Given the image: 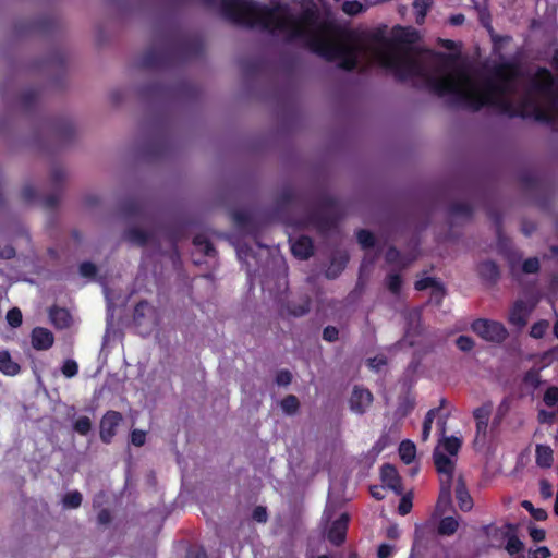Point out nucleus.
I'll return each mask as SVG.
<instances>
[{"label": "nucleus", "mask_w": 558, "mask_h": 558, "mask_svg": "<svg viewBox=\"0 0 558 558\" xmlns=\"http://www.w3.org/2000/svg\"><path fill=\"white\" fill-rule=\"evenodd\" d=\"M380 478L385 486L393 490L397 495L403 492L402 480L395 465L385 463L380 468Z\"/></svg>", "instance_id": "nucleus-12"}, {"label": "nucleus", "mask_w": 558, "mask_h": 558, "mask_svg": "<svg viewBox=\"0 0 558 558\" xmlns=\"http://www.w3.org/2000/svg\"><path fill=\"white\" fill-rule=\"evenodd\" d=\"M471 329L488 342L501 343L509 333L502 323L486 318H477L471 324Z\"/></svg>", "instance_id": "nucleus-6"}, {"label": "nucleus", "mask_w": 558, "mask_h": 558, "mask_svg": "<svg viewBox=\"0 0 558 558\" xmlns=\"http://www.w3.org/2000/svg\"><path fill=\"white\" fill-rule=\"evenodd\" d=\"M61 372L66 378H72L78 373V364L72 359H68L61 366Z\"/></svg>", "instance_id": "nucleus-53"}, {"label": "nucleus", "mask_w": 558, "mask_h": 558, "mask_svg": "<svg viewBox=\"0 0 558 558\" xmlns=\"http://www.w3.org/2000/svg\"><path fill=\"white\" fill-rule=\"evenodd\" d=\"M477 272L480 278L489 284L497 283L500 278L499 266L490 259L481 262L477 266Z\"/></svg>", "instance_id": "nucleus-21"}, {"label": "nucleus", "mask_w": 558, "mask_h": 558, "mask_svg": "<svg viewBox=\"0 0 558 558\" xmlns=\"http://www.w3.org/2000/svg\"><path fill=\"white\" fill-rule=\"evenodd\" d=\"M549 327V322L541 319L531 326L530 336L534 339H542Z\"/></svg>", "instance_id": "nucleus-47"}, {"label": "nucleus", "mask_w": 558, "mask_h": 558, "mask_svg": "<svg viewBox=\"0 0 558 558\" xmlns=\"http://www.w3.org/2000/svg\"><path fill=\"white\" fill-rule=\"evenodd\" d=\"M507 527L509 530V533L506 534L507 536V544H506V550L509 555H518L521 553L524 548V545L522 541L515 535L514 531L515 527L513 524H507Z\"/></svg>", "instance_id": "nucleus-30"}, {"label": "nucleus", "mask_w": 558, "mask_h": 558, "mask_svg": "<svg viewBox=\"0 0 558 558\" xmlns=\"http://www.w3.org/2000/svg\"><path fill=\"white\" fill-rule=\"evenodd\" d=\"M356 239L362 248H373L376 243V238L369 230L360 229L356 232Z\"/></svg>", "instance_id": "nucleus-41"}, {"label": "nucleus", "mask_w": 558, "mask_h": 558, "mask_svg": "<svg viewBox=\"0 0 558 558\" xmlns=\"http://www.w3.org/2000/svg\"><path fill=\"white\" fill-rule=\"evenodd\" d=\"M554 78L549 70L542 68L537 71L535 80L532 82V88L538 93L547 94L551 90Z\"/></svg>", "instance_id": "nucleus-25"}, {"label": "nucleus", "mask_w": 558, "mask_h": 558, "mask_svg": "<svg viewBox=\"0 0 558 558\" xmlns=\"http://www.w3.org/2000/svg\"><path fill=\"white\" fill-rule=\"evenodd\" d=\"M144 209V203L138 198H130L122 204V211L128 217H140Z\"/></svg>", "instance_id": "nucleus-32"}, {"label": "nucleus", "mask_w": 558, "mask_h": 558, "mask_svg": "<svg viewBox=\"0 0 558 558\" xmlns=\"http://www.w3.org/2000/svg\"><path fill=\"white\" fill-rule=\"evenodd\" d=\"M5 318L8 324L13 328L20 327L23 322L22 312L19 307H13L9 310Z\"/></svg>", "instance_id": "nucleus-52"}, {"label": "nucleus", "mask_w": 558, "mask_h": 558, "mask_svg": "<svg viewBox=\"0 0 558 558\" xmlns=\"http://www.w3.org/2000/svg\"><path fill=\"white\" fill-rule=\"evenodd\" d=\"M522 107H524L525 110L529 107L533 108L532 112H529V114H530L529 118H533L537 122H541V123H544L547 125H553L556 123L555 116L551 114L546 109L542 108L539 105H537L532 99H524L522 101Z\"/></svg>", "instance_id": "nucleus-18"}, {"label": "nucleus", "mask_w": 558, "mask_h": 558, "mask_svg": "<svg viewBox=\"0 0 558 558\" xmlns=\"http://www.w3.org/2000/svg\"><path fill=\"white\" fill-rule=\"evenodd\" d=\"M376 57L379 65L391 71L399 82H405L411 77L424 76L423 69L415 59L400 58L386 49L377 50Z\"/></svg>", "instance_id": "nucleus-3"}, {"label": "nucleus", "mask_w": 558, "mask_h": 558, "mask_svg": "<svg viewBox=\"0 0 558 558\" xmlns=\"http://www.w3.org/2000/svg\"><path fill=\"white\" fill-rule=\"evenodd\" d=\"M523 381L527 386L537 388L541 385L539 372L534 368L529 369L523 376Z\"/></svg>", "instance_id": "nucleus-55"}, {"label": "nucleus", "mask_w": 558, "mask_h": 558, "mask_svg": "<svg viewBox=\"0 0 558 558\" xmlns=\"http://www.w3.org/2000/svg\"><path fill=\"white\" fill-rule=\"evenodd\" d=\"M445 295V286L440 281H437V283L432 288L430 300L434 301L437 305H440Z\"/></svg>", "instance_id": "nucleus-56"}, {"label": "nucleus", "mask_w": 558, "mask_h": 558, "mask_svg": "<svg viewBox=\"0 0 558 558\" xmlns=\"http://www.w3.org/2000/svg\"><path fill=\"white\" fill-rule=\"evenodd\" d=\"M349 521L350 515L343 512L331 523L327 532V538L332 545L341 546L345 542Z\"/></svg>", "instance_id": "nucleus-9"}, {"label": "nucleus", "mask_w": 558, "mask_h": 558, "mask_svg": "<svg viewBox=\"0 0 558 558\" xmlns=\"http://www.w3.org/2000/svg\"><path fill=\"white\" fill-rule=\"evenodd\" d=\"M519 76L518 66L509 61L494 65L492 78L487 80L480 93L508 94L512 83Z\"/></svg>", "instance_id": "nucleus-4"}, {"label": "nucleus", "mask_w": 558, "mask_h": 558, "mask_svg": "<svg viewBox=\"0 0 558 558\" xmlns=\"http://www.w3.org/2000/svg\"><path fill=\"white\" fill-rule=\"evenodd\" d=\"M50 180L56 187H60L65 180L64 169L60 166L54 167L51 170Z\"/></svg>", "instance_id": "nucleus-57"}, {"label": "nucleus", "mask_w": 558, "mask_h": 558, "mask_svg": "<svg viewBox=\"0 0 558 558\" xmlns=\"http://www.w3.org/2000/svg\"><path fill=\"white\" fill-rule=\"evenodd\" d=\"M536 464L539 468L547 469L553 465V449L547 445H537L535 449Z\"/></svg>", "instance_id": "nucleus-31"}, {"label": "nucleus", "mask_w": 558, "mask_h": 558, "mask_svg": "<svg viewBox=\"0 0 558 558\" xmlns=\"http://www.w3.org/2000/svg\"><path fill=\"white\" fill-rule=\"evenodd\" d=\"M54 343L53 333L45 327H35L31 332V344L37 351L49 350Z\"/></svg>", "instance_id": "nucleus-13"}, {"label": "nucleus", "mask_w": 558, "mask_h": 558, "mask_svg": "<svg viewBox=\"0 0 558 558\" xmlns=\"http://www.w3.org/2000/svg\"><path fill=\"white\" fill-rule=\"evenodd\" d=\"M449 215L452 217H463L471 219L473 216V207L469 203L454 202L449 206Z\"/></svg>", "instance_id": "nucleus-33"}, {"label": "nucleus", "mask_w": 558, "mask_h": 558, "mask_svg": "<svg viewBox=\"0 0 558 558\" xmlns=\"http://www.w3.org/2000/svg\"><path fill=\"white\" fill-rule=\"evenodd\" d=\"M179 50L183 58H196L203 52V45L197 39H184L179 45Z\"/></svg>", "instance_id": "nucleus-29"}, {"label": "nucleus", "mask_w": 558, "mask_h": 558, "mask_svg": "<svg viewBox=\"0 0 558 558\" xmlns=\"http://www.w3.org/2000/svg\"><path fill=\"white\" fill-rule=\"evenodd\" d=\"M454 493L460 510L470 511L473 508V499L462 476H459L457 481Z\"/></svg>", "instance_id": "nucleus-24"}, {"label": "nucleus", "mask_w": 558, "mask_h": 558, "mask_svg": "<svg viewBox=\"0 0 558 558\" xmlns=\"http://www.w3.org/2000/svg\"><path fill=\"white\" fill-rule=\"evenodd\" d=\"M347 258L331 260L330 266L327 268L325 275L328 279H335L339 276V274L345 268Z\"/></svg>", "instance_id": "nucleus-46"}, {"label": "nucleus", "mask_w": 558, "mask_h": 558, "mask_svg": "<svg viewBox=\"0 0 558 558\" xmlns=\"http://www.w3.org/2000/svg\"><path fill=\"white\" fill-rule=\"evenodd\" d=\"M539 260L537 257L526 258L522 264V271L524 274H537L539 270Z\"/></svg>", "instance_id": "nucleus-58"}, {"label": "nucleus", "mask_w": 558, "mask_h": 558, "mask_svg": "<svg viewBox=\"0 0 558 558\" xmlns=\"http://www.w3.org/2000/svg\"><path fill=\"white\" fill-rule=\"evenodd\" d=\"M292 254L302 259L306 260L314 254V243L308 235L299 236L291 245Z\"/></svg>", "instance_id": "nucleus-20"}, {"label": "nucleus", "mask_w": 558, "mask_h": 558, "mask_svg": "<svg viewBox=\"0 0 558 558\" xmlns=\"http://www.w3.org/2000/svg\"><path fill=\"white\" fill-rule=\"evenodd\" d=\"M122 420V414L113 410H109L102 415L99 423V437L104 444L109 445L112 442Z\"/></svg>", "instance_id": "nucleus-8"}, {"label": "nucleus", "mask_w": 558, "mask_h": 558, "mask_svg": "<svg viewBox=\"0 0 558 558\" xmlns=\"http://www.w3.org/2000/svg\"><path fill=\"white\" fill-rule=\"evenodd\" d=\"M400 459L405 464H411L416 456V447L411 440H403L399 446Z\"/></svg>", "instance_id": "nucleus-35"}, {"label": "nucleus", "mask_w": 558, "mask_h": 558, "mask_svg": "<svg viewBox=\"0 0 558 558\" xmlns=\"http://www.w3.org/2000/svg\"><path fill=\"white\" fill-rule=\"evenodd\" d=\"M461 446L462 441L456 436L446 437L444 439V448L451 456H456L459 452Z\"/></svg>", "instance_id": "nucleus-50"}, {"label": "nucleus", "mask_w": 558, "mask_h": 558, "mask_svg": "<svg viewBox=\"0 0 558 558\" xmlns=\"http://www.w3.org/2000/svg\"><path fill=\"white\" fill-rule=\"evenodd\" d=\"M417 38V32L410 28H396L395 39L401 44H413Z\"/></svg>", "instance_id": "nucleus-40"}, {"label": "nucleus", "mask_w": 558, "mask_h": 558, "mask_svg": "<svg viewBox=\"0 0 558 558\" xmlns=\"http://www.w3.org/2000/svg\"><path fill=\"white\" fill-rule=\"evenodd\" d=\"M124 240L128 242L137 245V246H146L148 242L151 240L153 234L148 231H145L137 227H132L125 230Z\"/></svg>", "instance_id": "nucleus-26"}, {"label": "nucleus", "mask_w": 558, "mask_h": 558, "mask_svg": "<svg viewBox=\"0 0 558 558\" xmlns=\"http://www.w3.org/2000/svg\"><path fill=\"white\" fill-rule=\"evenodd\" d=\"M434 464L439 474H441V481H453L454 464L452 460L441 452L434 453Z\"/></svg>", "instance_id": "nucleus-17"}, {"label": "nucleus", "mask_w": 558, "mask_h": 558, "mask_svg": "<svg viewBox=\"0 0 558 558\" xmlns=\"http://www.w3.org/2000/svg\"><path fill=\"white\" fill-rule=\"evenodd\" d=\"M83 496L78 490H72L66 493L62 498L64 508L76 509L82 505Z\"/></svg>", "instance_id": "nucleus-42"}, {"label": "nucleus", "mask_w": 558, "mask_h": 558, "mask_svg": "<svg viewBox=\"0 0 558 558\" xmlns=\"http://www.w3.org/2000/svg\"><path fill=\"white\" fill-rule=\"evenodd\" d=\"M134 323L137 326H142L145 324V319L149 318L150 325H155V308L154 306L146 300L140 301L134 307L133 314Z\"/></svg>", "instance_id": "nucleus-23"}, {"label": "nucleus", "mask_w": 558, "mask_h": 558, "mask_svg": "<svg viewBox=\"0 0 558 558\" xmlns=\"http://www.w3.org/2000/svg\"><path fill=\"white\" fill-rule=\"evenodd\" d=\"M544 402L547 407H554L558 402V387L551 386L546 389Z\"/></svg>", "instance_id": "nucleus-61"}, {"label": "nucleus", "mask_w": 558, "mask_h": 558, "mask_svg": "<svg viewBox=\"0 0 558 558\" xmlns=\"http://www.w3.org/2000/svg\"><path fill=\"white\" fill-rule=\"evenodd\" d=\"M234 222L240 227H246L251 223L252 217L247 211L236 210L233 213Z\"/></svg>", "instance_id": "nucleus-63"}, {"label": "nucleus", "mask_w": 558, "mask_h": 558, "mask_svg": "<svg viewBox=\"0 0 558 558\" xmlns=\"http://www.w3.org/2000/svg\"><path fill=\"white\" fill-rule=\"evenodd\" d=\"M340 218L339 202L336 197L324 195L319 199V208L310 215V221L320 232H327L337 226Z\"/></svg>", "instance_id": "nucleus-5"}, {"label": "nucleus", "mask_w": 558, "mask_h": 558, "mask_svg": "<svg viewBox=\"0 0 558 558\" xmlns=\"http://www.w3.org/2000/svg\"><path fill=\"white\" fill-rule=\"evenodd\" d=\"M0 372L5 376H16L21 372L20 364L12 360L7 350L0 351Z\"/></svg>", "instance_id": "nucleus-28"}, {"label": "nucleus", "mask_w": 558, "mask_h": 558, "mask_svg": "<svg viewBox=\"0 0 558 558\" xmlns=\"http://www.w3.org/2000/svg\"><path fill=\"white\" fill-rule=\"evenodd\" d=\"M459 523L453 517H445L438 524V533L440 535L450 536L458 530Z\"/></svg>", "instance_id": "nucleus-38"}, {"label": "nucleus", "mask_w": 558, "mask_h": 558, "mask_svg": "<svg viewBox=\"0 0 558 558\" xmlns=\"http://www.w3.org/2000/svg\"><path fill=\"white\" fill-rule=\"evenodd\" d=\"M73 428L77 434L86 436L92 430V421L88 416H80L74 422Z\"/></svg>", "instance_id": "nucleus-49"}, {"label": "nucleus", "mask_w": 558, "mask_h": 558, "mask_svg": "<svg viewBox=\"0 0 558 558\" xmlns=\"http://www.w3.org/2000/svg\"><path fill=\"white\" fill-rule=\"evenodd\" d=\"M372 402L373 395L368 389L359 386L354 387L350 398V408L353 412L357 414L365 413Z\"/></svg>", "instance_id": "nucleus-11"}, {"label": "nucleus", "mask_w": 558, "mask_h": 558, "mask_svg": "<svg viewBox=\"0 0 558 558\" xmlns=\"http://www.w3.org/2000/svg\"><path fill=\"white\" fill-rule=\"evenodd\" d=\"M342 11L351 16L357 15L365 11L364 5L357 0L344 1L342 4Z\"/></svg>", "instance_id": "nucleus-48"}, {"label": "nucleus", "mask_w": 558, "mask_h": 558, "mask_svg": "<svg viewBox=\"0 0 558 558\" xmlns=\"http://www.w3.org/2000/svg\"><path fill=\"white\" fill-rule=\"evenodd\" d=\"M80 274L86 278H93L97 274V267L92 262H83L80 265Z\"/></svg>", "instance_id": "nucleus-64"}, {"label": "nucleus", "mask_w": 558, "mask_h": 558, "mask_svg": "<svg viewBox=\"0 0 558 558\" xmlns=\"http://www.w3.org/2000/svg\"><path fill=\"white\" fill-rule=\"evenodd\" d=\"M487 216L493 221L495 229H496V233H497L498 238H500L501 233H502V215H501V213L497 209L488 208Z\"/></svg>", "instance_id": "nucleus-51"}, {"label": "nucleus", "mask_w": 558, "mask_h": 558, "mask_svg": "<svg viewBox=\"0 0 558 558\" xmlns=\"http://www.w3.org/2000/svg\"><path fill=\"white\" fill-rule=\"evenodd\" d=\"M387 264L396 265L401 262V253L396 246H389L385 253Z\"/></svg>", "instance_id": "nucleus-60"}, {"label": "nucleus", "mask_w": 558, "mask_h": 558, "mask_svg": "<svg viewBox=\"0 0 558 558\" xmlns=\"http://www.w3.org/2000/svg\"><path fill=\"white\" fill-rule=\"evenodd\" d=\"M412 496L411 495H404L401 497L399 506H398V512L401 515H407L410 513L412 509Z\"/></svg>", "instance_id": "nucleus-62"}, {"label": "nucleus", "mask_w": 558, "mask_h": 558, "mask_svg": "<svg viewBox=\"0 0 558 558\" xmlns=\"http://www.w3.org/2000/svg\"><path fill=\"white\" fill-rule=\"evenodd\" d=\"M456 344L462 352H469L474 348V340L469 336H459L456 340Z\"/></svg>", "instance_id": "nucleus-59"}, {"label": "nucleus", "mask_w": 558, "mask_h": 558, "mask_svg": "<svg viewBox=\"0 0 558 558\" xmlns=\"http://www.w3.org/2000/svg\"><path fill=\"white\" fill-rule=\"evenodd\" d=\"M415 408V399L409 395L404 396L399 400L397 413L400 416L409 415Z\"/></svg>", "instance_id": "nucleus-43"}, {"label": "nucleus", "mask_w": 558, "mask_h": 558, "mask_svg": "<svg viewBox=\"0 0 558 558\" xmlns=\"http://www.w3.org/2000/svg\"><path fill=\"white\" fill-rule=\"evenodd\" d=\"M74 133V125L70 120H60L52 125V135L62 145L70 143Z\"/></svg>", "instance_id": "nucleus-19"}, {"label": "nucleus", "mask_w": 558, "mask_h": 558, "mask_svg": "<svg viewBox=\"0 0 558 558\" xmlns=\"http://www.w3.org/2000/svg\"><path fill=\"white\" fill-rule=\"evenodd\" d=\"M342 51L343 52H340V56L337 59L339 60L338 66L348 72L354 71L359 64V48L354 46H344Z\"/></svg>", "instance_id": "nucleus-22"}, {"label": "nucleus", "mask_w": 558, "mask_h": 558, "mask_svg": "<svg viewBox=\"0 0 558 558\" xmlns=\"http://www.w3.org/2000/svg\"><path fill=\"white\" fill-rule=\"evenodd\" d=\"M438 412H439V409H430L426 413L424 422H423V428H422V440L425 441L428 439L430 432H432L433 422H434L436 415L438 414Z\"/></svg>", "instance_id": "nucleus-45"}, {"label": "nucleus", "mask_w": 558, "mask_h": 558, "mask_svg": "<svg viewBox=\"0 0 558 558\" xmlns=\"http://www.w3.org/2000/svg\"><path fill=\"white\" fill-rule=\"evenodd\" d=\"M280 405L284 413L291 415L298 412L300 402L294 395H288L281 400Z\"/></svg>", "instance_id": "nucleus-44"}, {"label": "nucleus", "mask_w": 558, "mask_h": 558, "mask_svg": "<svg viewBox=\"0 0 558 558\" xmlns=\"http://www.w3.org/2000/svg\"><path fill=\"white\" fill-rule=\"evenodd\" d=\"M301 203H303V195L291 186L283 187L276 198V207L278 210H286Z\"/></svg>", "instance_id": "nucleus-15"}, {"label": "nucleus", "mask_w": 558, "mask_h": 558, "mask_svg": "<svg viewBox=\"0 0 558 558\" xmlns=\"http://www.w3.org/2000/svg\"><path fill=\"white\" fill-rule=\"evenodd\" d=\"M426 84L428 89L439 97L451 95L449 105L453 107H462L473 112H477L484 107H493L500 114L509 118L526 119L530 117L522 104L515 108L512 101L505 97L506 94L477 93L475 88H462L460 82L452 75L427 76Z\"/></svg>", "instance_id": "nucleus-2"}, {"label": "nucleus", "mask_w": 558, "mask_h": 558, "mask_svg": "<svg viewBox=\"0 0 558 558\" xmlns=\"http://www.w3.org/2000/svg\"><path fill=\"white\" fill-rule=\"evenodd\" d=\"M172 63L173 52L168 47H150L140 60V65L144 69H167Z\"/></svg>", "instance_id": "nucleus-7"}, {"label": "nucleus", "mask_w": 558, "mask_h": 558, "mask_svg": "<svg viewBox=\"0 0 558 558\" xmlns=\"http://www.w3.org/2000/svg\"><path fill=\"white\" fill-rule=\"evenodd\" d=\"M21 198L31 204L38 199V193L32 184H25L21 190Z\"/></svg>", "instance_id": "nucleus-54"}, {"label": "nucleus", "mask_w": 558, "mask_h": 558, "mask_svg": "<svg viewBox=\"0 0 558 558\" xmlns=\"http://www.w3.org/2000/svg\"><path fill=\"white\" fill-rule=\"evenodd\" d=\"M193 244L199 248L204 255L208 257H215L217 254V251L214 246V244L210 242V240L204 235V234H196L193 238Z\"/></svg>", "instance_id": "nucleus-34"}, {"label": "nucleus", "mask_w": 558, "mask_h": 558, "mask_svg": "<svg viewBox=\"0 0 558 558\" xmlns=\"http://www.w3.org/2000/svg\"><path fill=\"white\" fill-rule=\"evenodd\" d=\"M402 277L400 274L392 272L388 274L386 277V286L389 292L396 296H398L402 289Z\"/></svg>", "instance_id": "nucleus-39"}, {"label": "nucleus", "mask_w": 558, "mask_h": 558, "mask_svg": "<svg viewBox=\"0 0 558 558\" xmlns=\"http://www.w3.org/2000/svg\"><path fill=\"white\" fill-rule=\"evenodd\" d=\"M452 482L441 481L439 496L436 504V510L440 513L447 512L452 504L451 500Z\"/></svg>", "instance_id": "nucleus-27"}, {"label": "nucleus", "mask_w": 558, "mask_h": 558, "mask_svg": "<svg viewBox=\"0 0 558 558\" xmlns=\"http://www.w3.org/2000/svg\"><path fill=\"white\" fill-rule=\"evenodd\" d=\"M287 310L290 315L294 317H301L307 314L311 310V300L306 296L301 303L295 304L294 302H289L287 305Z\"/></svg>", "instance_id": "nucleus-36"}, {"label": "nucleus", "mask_w": 558, "mask_h": 558, "mask_svg": "<svg viewBox=\"0 0 558 558\" xmlns=\"http://www.w3.org/2000/svg\"><path fill=\"white\" fill-rule=\"evenodd\" d=\"M50 323L56 329H66L72 324V316L65 307L52 305L48 311Z\"/></svg>", "instance_id": "nucleus-16"}, {"label": "nucleus", "mask_w": 558, "mask_h": 558, "mask_svg": "<svg viewBox=\"0 0 558 558\" xmlns=\"http://www.w3.org/2000/svg\"><path fill=\"white\" fill-rule=\"evenodd\" d=\"M221 15L238 25L260 28L286 34V43L303 40L304 46L327 61H335L343 52L344 45H337L307 27L318 21L314 5L302 10L299 15L290 13L287 4L276 3L272 7L260 4L254 0H221Z\"/></svg>", "instance_id": "nucleus-1"}, {"label": "nucleus", "mask_w": 558, "mask_h": 558, "mask_svg": "<svg viewBox=\"0 0 558 558\" xmlns=\"http://www.w3.org/2000/svg\"><path fill=\"white\" fill-rule=\"evenodd\" d=\"M493 404L487 402L473 411V416L476 421V440L485 441L486 439Z\"/></svg>", "instance_id": "nucleus-10"}, {"label": "nucleus", "mask_w": 558, "mask_h": 558, "mask_svg": "<svg viewBox=\"0 0 558 558\" xmlns=\"http://www.w3.org/2000/svg\"><path fill=\"white\" fill-rule=\"evenodd\" d=\"M530 313L531 308L527 307L526 303L522 300H517L509 311L508 322L510 325L521 329L527 324Z\"/></svg>", "instance_id": "nucleus-14"}, {"label": "nucleus", "mask_w": 558, "mask_h": 558, "mask_svg": "<svg viewBox=\"0 0 558 558\" xmlns=\"http://www.w3.org/2000/svg\"><path fill=\"white\" fill-rule=\"evenodd\" d=\"M39 98V92L35 88H29L23 92L20 96V101L25 110H31L35 107Z\"/></svg>", "instance_id": "nucleus-37"}]
</instances>
